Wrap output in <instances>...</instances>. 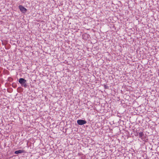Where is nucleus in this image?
Listing matches in <instances>:
<instances>
[{
  "mask_svg": "<svg viewBox=\"0 0 159 159\" xmlns=\"http://www.w3.org/2000/svg\"><path fill=\"white\" fill-rule=\"evenodd\" d=\"M77 123L80 125H82L86 123V121L84 120H77Z\"/></svg>",
  "mask_w": 159,
  "mask_h": 159,
  "instance_id": "nucleus-3",
  "label": "nucleus"
},
{
  "mask_svg": "<svg viewBox=\"0 0 159 159\" xmlns=\"http://www.w3.org/2000/svg\"><path fill=\"white\" fill-rule=\"evenodd\" d=\"M139 137L140 138L143 140V139H144L145 137L144 134L143 132H141L139 133Z\"/></svg>",
  "mask_w": 159,
  "mask_h": 159,
  "instance_id": "nucleus-4",
  "label": "nucleus"
},
{
  "mask_svg": "<svg viewBox=\"0 0 159 159\" xmlns=\"http://www.w3.org/2000/svg\"><path fill=\"white\" fill-rule=\"evenodd\" d=\"M104 87L105 89H108V87L106 85H104Z\"/></svg>",
  "mask_w": 159,
  "mask_h": 159,
  "instance_id": "nucleus-6",
  "label": "nucleus"
},
{
  "mask_svg": "<svg viewBox=\"0 0 159 159\" xmlns=\"http://www.w3.org/2000/svg\"><path fill=\"white\" fill-rule=\"evenodd\" d=\"M24 152V150H19L18 151H16L15 152V153L16 154H18L19 153H21Z\"/></svg>",
  "mask_w": 159,
  "mask_h": 159,
  "instance_id": "nucleus-5",
  "label": "nucleus"
},
{
  "mask_svg": "<svg viewBox=\"0 0 159 159\" xmlns=\"http://www.w3.org/2000/svg\"><path fill=\"white\" fill-rule=\"evenodd\" d=\"M19 80H24V79L23 78H20V79H19Z\"/></svg>",
  "mask_w": 159,
  "mask_h": 159,
  "instance_id": "nucleus-8",
  "label": "nucleus"
},
{
  "mask_svg": "<svg viewBox=\"0 0 159 159\" xmlns=\"http://www.w3.org/2000/svg\"><path fill=\"white\" fill-rule=\"evenodd\" d=\"M136 136H138V135H139V133H137V134H136Z\"/></svg>",
  "mask_w": 159,
  "mask_h": 159,
  "instance_id": "nucleus-7",
  "label": "nucleus"
},
{
  "mask_svg": "<svg viewBox=\"0 0 159 159\" xmlns=\"http://www.w3.org/2000/svg\"><path fill=\"white\" fill-rule=\"evenodd\" d=\"M20 11L23 13H25L27 11V9L21 5H20L18 7Z\"/></svg>",
  "mask_w": 159,
  "mask_h": 159,
  "instance_id": "nucleus-1",
  "label": "nucleus"
},
{
  "mask_svg": "<svg viewBox=\"0 0 159 159\" xmlns=\"http://www.w3.org/2000/svg\"><path fill=\"white\" fill-rule=\"evenodd\" d=\"M19 82L21 84L22 86L26 87L27 86L26 84V80H18Z\"/></svg>",
  "mask_w": 159,
  "mask_h": 159,
  "instance_id": "nucleus-2",
  "label": "nucleus"
}]
</instances>
